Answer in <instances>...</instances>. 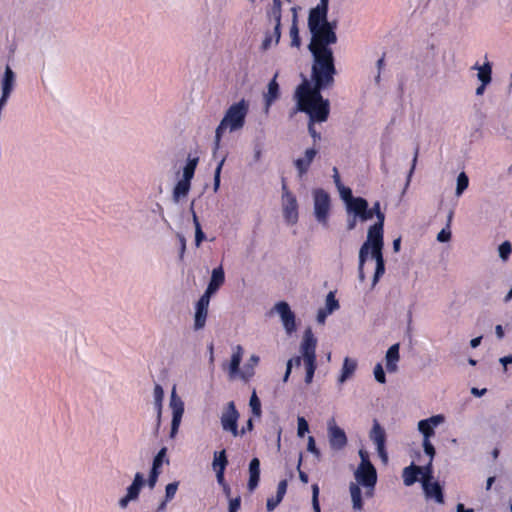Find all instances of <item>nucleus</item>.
I'll return each instance as SVG.
<instances>
[{
    "label": "nucleus",
    "instance_id": "1",
    "mask_svg": "<svg viewBox=\"0 0 512 512\" xmlns=\"http://www.w3.org/2000/svg\"><path fill=\"white\" fill-rule=\"evenodd\" d=\"M313 64L311 78L313 86L305 79L297 88L296 111L309 112L312 118L327 120L329 116V101L323 99L321 90L334 84L337 71L334 63L333 51L311 52Z\"/></svg>",
    "mask_w": 512,
    "mask_h": 512
},
{
    "label": "nucleus",
    "instance_id": "2",
    "mask_svg": "<svg viewBox=\"0 0 512 512\" xmlns=\"http://www.w3.org/2000/svg\"><path fill=\"white\" fill-rule=\"evenodd\" d=\"M308 29L311 34V41L308 45L310 52L312 50L314 52L332 51L329 46L337 42L335 21L329 22L327 15L324 14H309Z\"/></svg>",
    "mask_w": 512,
    "mask_h": 512
},
{
    "label": "nucleus",
    "instance_id": "3",
    "mask_svg": "<svg viewBox=\"0 0 512 512\" xmlns=\"http://www.w3.org/2000/svg\"><path fill=\"white\" fill-rule=\"evenodd\" d=\"M53 348L65 357L83 355L87 348L85 331L70 325L58 330L52 340Z\"/></svg>",
    "mask_w": 512,
    "mask_h": 512
},
{
    "label": "nucleus",
    "instance_id": "4",
    "mask_svg": "<svg viewBox=\"0 0 512 512\" xmlns=\"http://www.w3.org/2000/svg\"><path fill=\"white\" fill-rule=\"evenodd\" d=\"M248 111L249 103L245 99L232 104L227 109L215 131L214 153L219 149L221 138L226 130H229V132H235L244 127Z\"/></svg>",
    "mask_w": 512,
    "mask_h": 512
},
{
    "label": "nucleus",
    "instance_id": "5",
    "mask_svg": "<svg viewBox=\"0 0 512 512\" xmlns=\"http://www.w3.org/2000/svg\"><path fill=\"white\" fill-rule=\"evenodd\" d=\"M316 346L317 339L314 336L312 329L308 327L304 331L299 347L300 354L303 356V362L306 367L305 382L307 384L312 382L316 370Z\"/></svg>",
    "mask_w": 512,
    "mask_h": 512
},
{
    "label": "nucleus",
    "instance_id": "6",
    "mask_svg": "<svg viewBox=\"0 0 512 512\" xmlns=\"http://www.w3.org/2000/svg\"><path fill=\"white\" fill-rule=\"evenodd\" d=\"M313 196V213L316 221L324 227L328 226V219L331 210V199L329 194L317 188L312 191Z\"/></svg>",
    "mask_w": 512,
    "mask_h": 512
},
{
    "label": "nucleus",
    "instance_id": "7",
    "mask_svg": "<svg viewBox=\"0 0 512 512\" xmlns=\"http://www.w3.org/2000/svg\"><path fill=\"white\" fill-rule=\"evenodd\" d=\"M281 206L284 220L294 225L298 222V202L296 196L288 189L285 182L282 183Z\"/></svg>",
    "mask_w": 512,
    "mask_h": 512
},
{
    "label": "nucleus",
    "instance_id": "8",
    "mask_svg": "<svg viewBox=\"0 0 512 512\" xmlns=\"http://www.w3.org/2000/svg\"><path fill=\"white\" fill-rule=\"evenodd\" d=\"M239 413L233 401L229 402L222 412L220 422L222 429L230 432L234 437L242 436L245 434V429L238 430Z\"/></svg>",
    "mask_w": 512,
    "mask_h": 512
},
{
    "label": "nucleus",
    "instance_id": "9",
    "mask_svg": "<svg viewBox=\"0 0 512 512\" xmlns=\"http://www.w3.org/2000/svg\"><path fill=\"white\" fill-rule=\"evenodd\" d=\"M169 406L172 410V420H171V430H170V438H174L178 433L181 420L184 414V402L182 399L176 394V389L173 388L171 392Z\"/></svg>",
    "mask_w": 512,
    "mask_h": 512
},
{
    "label": "nucleus",
    "instance_id": "10",
    "mask_svg": "<svg viewBox=\"0 0 512 512\" xmlns=\"http://www.w3.org/2000/svg\"><path fill=\"white\" fill-rule=\"evenodd\" d=\"M370 440L375 444L376 451L384 464L388 462V454L385 448L386 432L377 420L373 421L372 429L369 433Z\"/></svg>",
    "mask_w": 512,
    "mask_h": 512
},
{
    "label": "nucleus",
    "instance_id": "11",
    "mask_svg": "<svg viewBox=\"0 0 512 512\" xmlns=\"http://www.w3.org/2000/svg\"><path fill=\"white\" fill-rule=\"evenodd\" d=\"M327 433L329 445L332 450L339 451L346 447L348 443L346 433L341 427L336 425L334 419L328 422Z\"/></svg>",
    "mask_w": 512,
    "mask_h": 512
},
{
    "label": "nucleus",
    "instance_id": "12",
    "mask_svg": "<svg viewBox=\"0 0 512 512\" xmlns=\"http://www.w3.org/2000/svg\"><path fill=\"white\" fill-rule=\"evenodd\" d=\"M347 216H354L359 218V221L366 222L371 219L369 213V203L363 197H357L345 206Z\"/></svg>",
    "mask_w": 512,
    "mask_h": 512
},
{
    "label": "nucleus",
    "instance_id": "13",
    "mask_svg": "<svg viewBox=\"0 0 512 512\" xmlns=\"http://www.w3.org/2000/svg\"><path fill=\"white\" fill-rule=\"evenodd\" d=\"M273 310L279 314L283 327L288 335L296 331L295 314L292 312L287 302L280 301L276 303Z\"/></svg>",
    "mask_w": 512,
    "mask_h": 512
},
{
    "label": "nucleus",
    "instance_id": "14",
    "mask_svg": "<svg viewBox=\"0 0 512 512\" xmlns=\"http://www.w3.org/2000/svg\"><path fill=\"white\" fill-rule=\"evenodd\" d=\"M354 476L358 484L365 488L374 489L377 482V472L373 465L358 467Z\"/></svg>",
    "mask_w": 512,
    "mask_h": 512
},
{
    "label": "nucleus",
    "instance_id": "15",
    "mask_svg": "<svg viewBox=\"0 0 512 512\" xmlns=\"http://www.w3.org/2000/svg\"><path fill=\"white\" fill-rule=\"evenodd\" d=\"M445 418L443 415H433L427 419L420 420L418 422V430L423 435V441L430 440L434 436V429L438 425L444 422Z\"/></svg>",
    "mask_w": 512,
    "mask_h": 512
},
{
    "label": "nucleus",
    "instance_id": "16",
    "mask_svg": "<svg viewBox=\"0 0 512 512\" xmlns=\"http://www.w3.org/2000/svg\"><path fill=\"white\" fill-rule=\"evenodd\" d=\"M384 223L376 222L368 228L367 240L364 242L369 247H383Z\"/></svg>",
    "mask_w": 512,
    "mask_h": 512
},
{
    "label": "nucleus",
    "instance_id": "17",
    "mask_svg": "<svg viewBox=\"0 0 512 512\" xmlns=\"http://www.w3.org/2000/svg\"><path fill=\"white\" fill-rule=\"evenodd\" d=\"M316 154L317 150L315 148H308L305 150L304 156L302 158H298L294 161V166L298 172L299 177H302L308 172Z\"/></svg>",
    "mask_w": 512,
    "mask_h": 512
},
{
    "label": "nucleus",
    "instance_id": "18",
    "mask_svg": "<svg viewBox=\"0 0 512 512\" xmlns=\"http://www.w3.org/2000/svg\"><path fill=\"white\" fill-rule=\"evenodd\" d=\"M422 488L427 499H434L437 503H444V495L441 485L438 482H423Z\"/></svg>",
    "mask_w": 512,
    "mask_h": 512
},
{
    "label": "nucleus",
    "instance_id": "19",
    "mask_svg": "<svg viewBox=\"0 0 512 512\" xmlns=\"http://www.w3.org/2000/svg\"><path fill=\"white\" fill-rule=\"evenodd\" d=\"M399 344H393L389 347L385 355L386 369L389 373H395L398 370L399 355Z\"/></svg>",
    "mask_w": 512,
    "mask_h": 512
},
{
    "label": "nucleus",
    "instance_id": "20",
    "mask_svg": "<svg viewBox=\"0 0 512 512\" xmlns=\"http://www.w3.org/2000/svg\"><path fill=\"white\" fill-rule=\"evenodd\" d=\"M225 281V273L222 266L214 268L206 290L209 294H215Z\"/></svg>",
    "mask_w": 512,
    "mask_h": 512
},
{
    "label": "nucleus",
    "instance_id": "21",
    "mask_svg": "<svg viewBox=\"0 0 512 512\" xmlns=\"http://www.w3.org/2000/svg\"><path fill=\"white\" fill-rule=\"evenodd\" d=\"M260 480V460L258 458H253L249 463V481L247 484L248 490L250 492L254 491Z\"/></svg>",
    "mask_w": 512,
    "mask_h": 512
},
{
    "label": "nucleus",
    "instance_id": "22",
    "mask_svg": "<svg viewBox=\"0 0 512 512\" xmlns=\"http://www.w3.org/2000/svg\"><path fill=\"white\" fill-rule=\"evenodd\" d=\"M278 73L268 83L267 92L264 94L265 112L268 113L273 102L279 97V85L276 81Z\"/></svg>",
    "mask_w": 512,
    "mask_h": 512
},
{
    "label": "nucleus",
    "instance_id": "23",
    "mask_svg": "<svg viewBox=\"0 0 512 512\" xmlns=\"http://www.w3.org/2000/svg\"><path fill=\"white\" fill-rule=\"evenodd\" d=\"M145 483L144 477L140 472L134 476L132 483L127 487L126 495L132 501H136L139 497L140 491Z\"/></svg>",
    "mask_w": 512,
    "mask_h": 512
},
{
    "label": "nucleus",
    "instance_id": "24",
    "mask_svg": "<svg viewBox=\"0 0 512 512\" xmlns=\"http://www.w3.org/2000/svg\"><path fill=\"white\" fill-rule=\"evenodd\" d=\"M420 476V466L411 463L408 467H405L402 471L403 483L405 486H412L419 479Z\"/></svg>",
    "mask_w": 512,
    "mask_h": 512
},
{
    "label": "nucleus",
    "instance_id": "25",
    "mask_svg": "<svg viewBox=\"0 0 512 512\" xmlns=\"http://www.w3.org/2000/svg\"><path fill=\"white\" fill-rule=\"evenodd\" d=\"M357 361L349 357H345L341 369V374L338 378V382L343 384L346 382L356 371Z\"/></svg>",
    "mask_w": 512,
    "mask_h": 512
},
{
    "label": "nucleus",
    "instance_id": "26",
    "mask_svg": "<svg viewBox=\"0 0 512 512\" xmlns=\"http://www.w3.org/2000/svg\"><path fill=\"white\" fill-rule=\"evenodd\" d=\"M243 356V348L240 345H237L234 349V352L231 356V361L229 364V375L231 378H234L237 374L240 375L239 366L242 361Z\"/></svg>",
    "mask_w": 512,
    "mask_h": 512
},
{
    "label": "nucleus",
    "instance_id": "27",
    "mask_svg": "<svg viewBox=\"0 0 512 512\" xmlns=\"http://www.w3.org/2000/svg\"><path fill=\"white\" fill-rule=\"evenodd\" d=\"M190 188H191V182H189L187 180L180 179L176 183V185L173 189V193H172L173 201L175 203H178L181 198L186 197L190 191Z\"/></svg>",
    "mask_w": 512,
    "mask_h": 512
},
{
    "label": "nucleus",
    "instance_id": "28",
    "mask_svg": "<svg viewBox=\"0 0 512 512\" xmlns=\"http://www.w3.org/2000/svg\"><path fill=\"white\" fill-rule=\"evenodd\" d=\"M292 11V24L290 27V37H291V46L298 48L301 45V40L299 36L298 29V16H297V8L293 7Z\"/></svg>",
    "mask_w": 512,
    "mask_h": 512
},
{
    "label": "nucleus",
    "instance_id": "29",
    "mask_svg": "<svg viewBox=\"0 0 512 512\" xmlns=\"http://www.w3.org/2000/svg\"><path fill=\"white\" fill-rule=\"evenodd\" d=\"M15 84V73L10 66H6L2 80V92L11 94Z\"/></svg>",
    "mask_w": 512,
    "mask_h": 512
},
{
    "label": "nucleus",
    "instance_id": "30",
    "mask_svg": "<svg viewBox=\"0 0 512 512\" xmlns=\"http://www.w3.org/2000/svg\"><path fill=\"white\" fill-rule=\"evenodd\" d=\"M259 356L253 354L250 356L248 362L245 364L243 371L240 373L241 379L248 381L254 375V368L259 363Z\"/></svg>",
    "mask_w": 512,
    "mask_h": 512
},
{
    "label": "nucleus",
    "instance_id": "31",
    "mask_svg": "<svg viewBox=\"0 0 512 512\" xmlns=\"http://www.w3.org/2000/svg\"><path fill=\"white\" fill-rule=\"evenodd\" d=\"M350 495L352 499V506L354 510L361 511L363 509V502H362V493L360 487L355 484L351 483L349 486Z\"/></svg>",
    "mask_w": 512,
    "mask_h": 512
},
{
    "label": "nucleus",
    "instance_id": "32",
    "mask_svg": "<svg viewBox=\"0 0 512 512\" xmlns=\"http://www.w3.org/2000/svg\"><path fill=\"white\" fill-rule=\"evenodd\" d=\"M478 80L484 85H489L492 81V65L490 62H485L479 68V72L477 73Z\"/></svg>",
    "mask_w": 512,
    "mask_h": 512
},
{
    "label": "nucleus",
    "instance_id": "33",
    "mask_svg": "<svg viewBox=\"0 0 512 512\" xmlns=\"http://www.w3.org/2000/svg\"><path fill=\"white\" fill-rule=\"evenodd\" d=\"M198 157L191 158L190 156L187 159V163L183 168V180H187L191 182L192 178L194 177V173L198 164Z\"/></svg>",
    "mask_w": 512,
    "mask_h": 512
},
{
    "label": "nucleus",
    "instance_id": "34",
    "mask_svg": "<svg viewBox=\"0 0 512 512\" xmlns=\"http://www.w3.org/2000/svg\"><path fill=\"white\" fill-rule=\"evenodd\" d=\"M208 309L196 308L194 315V330L198 331L205 327Z\"/></svg>",
    "mask_w": 512,
    "mask_h": 512
},
{
    "label": "nucleus",
    "instance_id": "35",
    "mask_svg": "<svg viewBox=\"0 0 512 512\" xmlns=\"http://www.w3.org/2000/svg\"><path fill=\"white\" fill-rule=\"evenodd\" d=\"M453 218V211H450L447 216V224L446 227L443 228L438 234H437V241L444 243L448 242L451 239V230H450V224Z\"/></svg>",
    "mask_w": 512,
    "mask_h": 512
},
{
    "label": "nucleus",
    "instance_id": "36",
    "mask_svg": "<svg viewBox=\"0 0 512 512\" xmlns=\"http://www.w3.org/2000/svg\"><path fill=\"white\" fill-rule=\"evenodd\" d=\"M227 464H228V460L226 457L225 450L214 453V459H213V463H212L214 469L225 470Z\"/></svg>",
    "mask_w": 512,
    "mask_h": 512
},
{
    "label": "nucleus",
    "instance_id": "37",
    "mask_svg": "<svg viewBox=\"0 0 512 512\" xmlns=\"http://www.w3.org/2000/svg\"><path fill=\"white\" fill-rule=\"evenodd\" d=\"M469 185V178L466 175L465 172H461L457 177V184H456V196H461L463 192L468 188Z\"/></svg>",
    "mask_w": 512,
    "mask_h": 512
},
{
    "label": "nucleus",
    "instance_id": "38",
    "mask_svg": "<svg viewBox=\"0 0 512 512\" xmlns=\"http://www.w3.org/2000/svg\"><path fill=\"white\" fill-rule=\"evenodd\" d=\"M433 460H429V462L425 466H420V482H427L433 479Z\"/></svg>",
    "mask_w": 512,
    "mask_h": 512
},
{
    "label": "nucleus",
    "instance_id": "39",
    "mask_svg": "<svg viewBox=\"0 0 512 512\" xmlns=\"http://www.w3.org/2000/svg\"><path fill=\"white\" fill-rule=\"evenodd\" d=\"M154 407L156 410H162V403L164 399V390L160 384H155L153 390Z\"/></svg>",
    "mask_w": 512,
    "mask_h": 512
},
{
    "label": "nucleus",
    "instance_id": "40",
    "mask_svg": "<svg viewBox=\"0 0 512 512\" xmlns=\"http://www.w3.org/2000/svg\"><path fill=\"white\" fill-rule=\"evenodd\" d=\"M249 406L251 407V411L254 416H256V417L261 416V413H262L261 402H260V399L258 398L255 390L252 392V395L250 397Z\"/></svg>",
    "mask_w": 512,
    "mask_h": 512
},
{
    "label": "nucleus",
    "instance_id": "41",
    "mask_svg": "<svg viewBox=\"0 0 512 512\" xmlns=\"http://www.w3.org/2000/svg\"><path fill=\"white\" fill-rule=\"evenodd\" d=\"M309 116V124H308V132L310 136L313 138L314 142L319 141L321 139V134L316 131L314 127V122H325L326 120H318L316 118H312L311 113L305 112Z\"/></svg>",
    "mask_w": 512,
    "mask_h": 512
},
{
    "label": "nucleus",
    "instance_id": "42",
    "mask_svg": "<svg viewBox=\"0 0 512 512\" xmlns=\"http://www.w3.org/2000/svg\"><path fill=\"white\" fill-rule=\"evenodd\" d=\"M338 308H339V303L336 300L334 293L329 292L328 295L326 296L324 309L327 311V313H333Z\"/></svg>",
    "mask_w": 512,
    "mask_h": 512
},
{
    "label": "nucleus",
    "instance_id": "43",
    "mask_svg": "<svg viewBox=\"0 0 512 512\" xmlns=\"http://www.w3.org/2000/svg\"><path fill=\"white\" fill-rule=\"evenodd\" d=\"M340 198L344 202L345 206L357 197L353 196L352 190L344 185L338 188Z\"/></svg>",
    "mask_w": 512,
    "mask_h": 512
},
{
    "label": "nucleus",
    "instance_id": "44",
    "mask_svg": "<svg viewBox=\"0 0 512 512\" xmlns=\"http://www.w3.org/2000/svg\"><path fill=\"white\" fill-rule=\"evenodd\" d=\"M224 163H225V157H223L219 161V163L214 171V181H213L214 192H217L220 187V177H221V171H222V167H223Z\"/></svg>",
    "mask_w": 512,
    "mask_h": 512
},
{
    "label": "nucleus",
    "instance_id": "45",
    "mask_svg": "<svg viewBox=\"0 0 512 512\" xmlns=\"http://www.w3.org/2000/svg\"><path fill=\"white\" fill-rule=\"evenodd\" d=\"M269 15L274 19L275 22H281V0H273Z\"/></svg>",
    "mask_w": 512,
    "mask_h": 512
},
{
    "label": "nucleus",
    "instance_id": "46",
    "mask_svg": "<svg viewBox=\"0 0 512 512\" xmlns=\"http://www.w3.org/2000/svg\"><path fill=\"white\" fill-rule=\"evenodd\" d=\"M369 213L371 214V219L373 216H376L377 222L384 223L385 222V214L380 209V202L376 201L371 208H369Z\"/></svg>",
    "mask_w": 512,
    "mask_h": 512
},
{
    "label": "nucleus",
    "instance_id": "47",
    "mask_svg": "<svg viewBox=\"0 0 512 512\" xmlns=\"http://www.w3.org/2000/svg\"><path fill=\"white\" fill-rule=\"evenodd\" d=\"M498 252H499V257L502 260L508 259L509 255L512 252L511 243L509 241H504L502 244H500V246L498 248Z\"/></svg>",
    "mask_w": 512,
    "mask_h": 512
},
{
    "label": "nucleus",
    "instance_id": "48",
    "mask_svg": "<svg viewBox=\"0 0 512 512\" xmlns=\"http://www.w3.org/2000/svg\"><path fill=\"white\" fill-rule=\"evenodd\" d=\"M179 483L178 482H172L166 485L165 487V500L171 501L178 490Z\"/></svg>",
    "mask_w": 512,
    "mask_h": 512
},
{
    "label": "nucleus",
    "instance_id": "49",
    "mask_svg": "<svg viewBox=\"0 0 512 512\" xmlns=\"http://www.w3.org/2000/svg\"><path fill=\"white\" fill-rule=\"evenodd\" d=\"M384 273H385V262L379 261V263H376V268H375L374 276L372 279L373 287L378 283L379 279L383 276Z\"/></svg>",
    "mask_w": 512,
    "mask_h": 512
},
{
    "label": "nucleus",
    "instance_id": "50",
    "mask_svg": "<svg viewBox=\"0 0 512 512\" xmlns=\"http://www.w3.org/2000/svg\"><path fill=\"white\" fill-rule=\"evenodd\" d=\"M166 452H167L166 447H163L158 451V453L156 454V456L153 459V463H152L153 468H156V469L161 468L164 458L166 457Z\"/></svg>",
    "mask_w": 512,
    "mask_h": 512
},
{
    "label": "nucleus",
    "instance_id": "51",
    "mask_svg": "<svg viewBox=\"0 0 512 512\" xmlns=\"http://www.w3.org/2000/svg\"><path fill=\"white\" fill-rule=\"evenodd\" d=\"M329 0H320L319 4L309 11V14H328Z\"/></svg>",
    "mask_w": 512,
    "mask_h": 512
},
{
    "label": "nucleus",
    "instance_id": "52",
    "mask_svg": "<svg viewBox=\"0 0 512 512\" xmlns=\"http://www.w3.org/2000/svg\"><path fill=\"white\" fill-rule=\"evenodd\" d=\"M312 507L314 512H321L319 505V486L317 484L312 485Z\"/></svg>",
    "mask_w": 512,
    "mask_h": 512
},
{
    "label": "nucleus",
    "instance_id": "53",
    "mask_svg": "<svg viewBox=\"0 0 512 512\" xmlns=\"http://www.w3.org/2000/svg\"><path fill=\"white\" fill-rule=\"evenodd\" d=\"M373 374L375 377V380L381 384H384L386 382V376L384 369L380 363H377L374 367Z\"/></svg>",
    "mask_w": 512,
    "mask_h": 512
},
{
    "label": "nucleus",
    "instance_id": "54",
    "mask_svg": "<svg viewBox=\"0 0 512 512\" xmlns=\"http://www.w3.org/2000/svg\"><path fill=\"white\" fill-rule=\"evenodd\" d=\"M307 450L312 453L318 460L321 458V452L316 447L315 439L313 436L308 437Z\"/></svg>",
    "mask_w": 512,
    "mask_h": 512
},
{
    "label": "nucleus",
    "instance_id": "55",
    "mask_svg": "<svg viewBox=\"0 0 512 512\" xmlns=\"http://www.w3.org/2000/svg\"><path fill=\"white\" fill-rule=\"evenodd\" d=\"M213 294H209L208 290H205L204 294L199 298L196 303V308L208 309L210 298Z\"/></svg>",
    "mask_w": 512,
    "mask_h": 512
},
{
    "label": "nucleus",
    "instance_id": "56",
    "mask_svg": "<svg viewBox=\"0 0 512 512\" xmlns=\"http://www.w3.org/2000/svg\"><path fill=\"white\" fill-rule=\"evenodd\" d=\"M298 429L297 434L299 437H303L305 433L309 431V425L308 422L305 420L304 417H298Z\"/></svg>",
    "mask_w": 512,
    "mask_h": 512
},
{
    "label": "nucleus",
    "instance_id": "57",
    "mask_svg": "<svg viewBox=\"0 0 512 512\" xmlns=\"http://www.w3.org/2000/svg\"><path fill=\"white\" fill-rule=\"evenodd\" d=\"M423 450L426 455L429 456V460H433L435 456V448L430 440H426L422 442Z\"/></svg>",
    "mask_w": 512,
    "mask_h": 512
},
{
    "label": "nucleus",
    "instance_id": "58",
    "mask_svg": "<svg viewBox=\"0 0 512 512\" xmlns=\"http://www.w3.org/2000/svg\"><path fill=\"white\" fill-rule=\"evenodd\" d=\"M418 153H419V148L416 147L415 149V153H414V157L412 159V164H411V168L408 172V175H407V179H406V186H408L410 184V181H411V178H412V175L414 173V170H415V167H416V163H417V159H418Z\"/></svg>",
    "mask_w": 512,
    "mask_h": 512
},
{
    "label": "nucleus",
    "instance_id": "59",
    "mask_svg": "<svg viewBox=\"0 0 512 512\" xmlns=\"http://www.w3.org/2000/svg\"><path fill=\"white\" fill-rule=\"evenodd\" d=\"M371 250V247H369L367 244L363 243L360 250H359V264L364 265L367 259V256L369 254V251Z\"/></svg>",
    "mask_w": 512,
    "mask_h": 512
},
{
    "label": "nucleus",
    "instance_id": "60",
    "mask_svg": "<svg viewBox=\"0 0 512 512\" xmlns=\"http://www.w3.org/2000/svg\"><path fill=\"white\" fill-rule=\"evenodd\" d=\"M359 457L361 459L360 461V464L358 467H365V466H371L373 465L370 460H369V454L367 451L363 450V449H360L359 452Z\"/></svg>",
    "mask_w": 512,
    "mask_h": 512
},
{
    "label": "nucleus",
    "instance_id": "61",
    "mask_svg": "<svg viewBox=\"0 0 512 512\" xmlns=\"http://www.w3.org/2000/svg\"><path fill=\"white\" fill-rule=\"evenodd\" d=\"M159 474H160V470L152 467V469L150 471L149 478H148V485L150 488H154Z\"/></svg>",
    "mask_w": 512,
    "mask_h": 512
},
{
    "label": "nucleus",
    "instance_id": "62",
    "mask_svg": "<svg viewBox=\"0 0 512 512\" xmlns=\"http://www.w3.org/2000/svg\"><path fill=\"white\" fill-rule=\"evenodd\" d=\"M382 249H383V247L371 248V256L373 259H375L376 263H379V261H384Z\"/></svg>",
    "mask_w": 512,
    "mask_h": 512
},
{
    "label": "nucleus",
    "instance_id": "63",
    "mask_svg": "<svg viewBox=\"0 0 512 512\" xmlns=\"http://www.w3.org/2000/svg\"><path fill=\"white\" fill-rule=\"evenodd\" d=\"M241 505V499L240 497H236L234 499H231L229 501V510L228 512H238Z\"/></svg>",
    "mask_w": 512,
    "mask_h": 512
},
{
    "label": "nucleus",
    "instance_id": "64",
    "mask_svg": "<svg viewBox=\"0 0 512 512\" xmlns=\"http://www.w3.org/2000/svg\"><path fill=\"white\" fill-rule=\"evenodd\" d=\"M204 239L205 234L202 231L201 226H198L197 229H195V245L199 247Z\"/></svg>",
    "mask_w": 512,
    "mask_h": 512
}]
</instances>
